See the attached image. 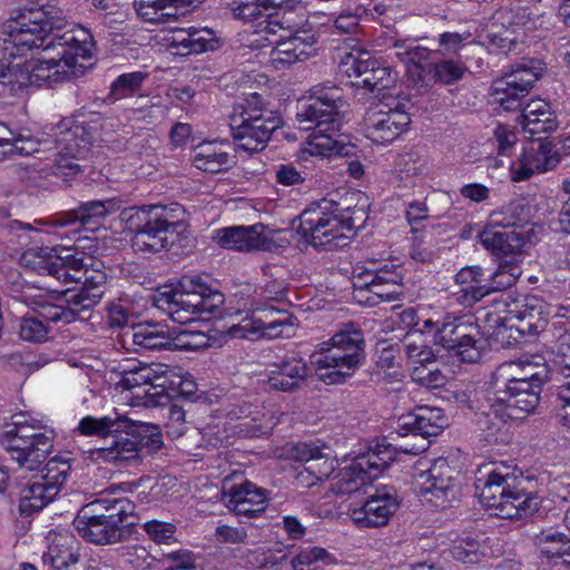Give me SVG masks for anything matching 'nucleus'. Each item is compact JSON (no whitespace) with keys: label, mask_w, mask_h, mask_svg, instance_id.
Returning a JSON list of instances; mask_svg holds the SVG:
<instances>
[{"label":"nucleus","mask_w":570,"mask_h":570,"mask_svg":"<svg viewBox=\"0 0 570 570\" xmlns=\"http://www.w3.org/2000/svg\"><path fill=\"white\" fill-rule=\"evenodd\" d=\"M65 27L55 0L13 9L1 28L0 85L16 91L82 75L95 50L94 37L81 26L60 33Z\"/></svg>","instance_id":"1"},{"label":"nucleus","mask_w":570,"mask_h":570,"mask_svg":"<svg viewBox=\"0 0 570 570\" xmlns=\"http://www.w3.org/2000/svg\"><path fill=\"white\" fill-rule=\"evenodd\" d=\"M79 244L72 249L69 245L37 247L26 250L20 264L39 274H47L57 281L81 283L78 291H52L29 287L23 299L37 315L22 317L19 335L27 342H41L48 334V322L71 323L80 313L96 306L106 292V274L96 268L91 256L79 253Z\"/></svg>","instance_id":"2"},{"label":"nucleus","mask_w":570,"mask_h":570,"mask_svg":"<svg viewBox=\"0 0 570 570\" xmlns=\"http://www.w3.org/2000/svg\"><path fill=\"white\" fill-rule=\"evenodd\" d=\"M341 106L342 101L336 88L316 89L307 99L299 102L297 120L301 124H315L312 134L298 153L299 160L307 161L311 157L347 156L351 153L353 146L341 139L338 135Z\"/></svg>","instance_id":"3"},{"label":"nucleus","mask_w":570,"mask_h":570,"mask_svg":"<svg viewBox=\"0 0 570 570\" xmlns=\"http://www.w3.org/2000/svg\"><path fill=\"white\" fill-rule=\"evenodd\" d=\"M223 304L224 295L197 274L184 275L176 283L161 286L154 295V305L181 325L208 320Z\"/></svg>","instance_id":"4"},{"label":"nucleus","mask_w":570,"mask_h":570,"mask_svg":"<svg viewBox=\"0 0 570 570\" xmlns=\"http://www.w3.org/2000/svg\"><path fill=\"white\" fill-rule=\"evenodd\" d=\"M131 491V484H112L99 499L86 504L73 520L78 534L96 544L117 542L122 532L120 524L135 509L124 495Z\"/></svg>","instance_id":"5"},{"label":"nucleus","mask_w":570,"mask_h":570,"mask_svg":"<svg viewBox=\"0 0 570 570\" xmlns=\"http://www.w3.org/2000/svg\"><path fill=\"white\" fill-rule=\"evenodd\" d=\"M362 209L341 208L338 204L322 199L298 217L297 233L314 247L334 249L348 244L357 222H364Z\"/></svg>","instance_id":"6"},{"label":"nucleus","mask_w":570,"mask_h":570,"mask_svg":"<svg viewBox=\"0 0 570 570\" xmlns=\"http://www.w3.org/2000/svg\"><path fill=\"white\" fill-rule=\"evenodd\" d=\"M363 334L352 324L337 331L312 355L316 375L325 384H341L351 377L363 360Z\"/></svg>","instance_id":"7"},{"label":"nucleus","mask_w":570,"mask_h":570,"mask_svg":"<svg viewBox=\"0 0 570 570\" xmlns=\"http://www.w3.org/2000/svg\"><path fill=\"white\" fill-rule=\"evenodd\" d=\"M7 432L4 445L12 460L33 470L53 449L56 431L42 415L19 413Z\"/></svg>","instance_id":"8"},{"label":"nucleus","mask_w":570,"mask_h":570,"mask_svg":"<svg viewBox=\"0 0 570 570\" xmlns=\"http://www.w3.org/2000/svg\"><path fill=\"white\" fill-rule=\"evenodd\" d=\"M479 500L488 511L505 519L531 515L541 504L538 494L519 489L515 478L500 469L487 474L479 490Z\"/></svg>","instance_id":"9"},{"label":"nucleus","mask_w":570,"mask_h":570,"mask_svg":"<svg viewBox=\"0 0 570 570\" xmlns=\"http://www.w3.org/2000/svg\"><path fill=\"white\" fill-rule=\"evenodd\" d=\"M281 126V116L268 109L257 92H250L244 97L230 122L237 148L248 153L263 150L272 132Z\"/></svg>","instance_id":"10"},{"label":"nucleus","mask_w":570,"mask_h":570,"mask_svg":"<svg viewBox=\"0 0 570 570\" xmlns=\"http://www.w3.org/2000/svg\"><path fill=\"white\" fill-rule=\"evenodd\" d=\"M420 328L432 336L434 344L451 351L463 362L474 363L481 358V333L473 315L433 312L423 320Z\"/></svg>","instance_id":"11"},{"label":"nucleus","mask_w":570,"mask_h":570,"mask_svg":"<svg viewBox=\"0 0 570 570\" xmlns=\"http://www.w3.org/2000/svg\"><path fill=\"white\" fill-rule=\"evenodd\" d=\"M412 487L421 500L438 509L451 507L461 495L460 474L445 458H438L431 464L419 461L412 474Z\"/></svg>","instance_id":"12"},{"label":"nucleus","mask_w":570,"mask_h":570,"mask_svg":"<svg viewBox=\"0 0 570 570\" xmlns=\"http://www.w3.org/2000/svg\"><path fill=\"white\" fill-rule=\"evenodd\" d=\"M542 387H520V391H509L508 384L498 390L492 399H489L490 409L483 413L479 421L485 431L488 442H497L504 424L510 420H520L532 413L540 402Z\"/></svg>","instance_id":"13"},{"label":"nucleus","mask_w":570,"mask_h":570,"mask_svg":"<svg viewBox=\"0 0 570 570\" xmlns=\"http://www.w3.org/2000/svg\"><path fill=\"white\" fill-rule=\"evenodd\" d=\"M51 131L52 146L45 148L50 153L47 157L50 160L48 166L53 175L67 180L80 173L77 160L87 153L90 141L85 128L71 119L61 120Z\"/></svg>","instance_id":"14"},{"label":"nucleus","mask_w":570,"mask_h":570,"mask_svg":"<svg viewBox=\"0 0 570 570\" xmlns=\"http://www.w3.org/2000/svg\"><path fill=\"white\" fill-rule=\"evenodd\" d=\"M275 424L273 413L265 406L244 404L229 411L225 421L219 419L205 426L203 434L209 444L217 446L234 435L252 438L265 434Z\"/></svg>","instance_id":"15"},{"label":"nucleus","mask_w":570,"mask_h":570,"mask_svg":"<svg viewBox=\"0 0 570 570\" xmlns=\"http://www.w3.org/2000/svg\"><path fill=\"white\" fill-rule=\"evenodd\" d=\"M118 203L114 199L91 200L79 205L77 209L63 212L50 218L48 222H36L39 225H46L47 234L57 239H75L80 243L82 239L77 237L78 228L68 229L75 225H80L87 230L95 232L105 226L107 217L117 213Z\"/></svg>","instance_id":"16"},{"label":"nucleus","mask_w":570,"mask_h":570,"mask_svg":"<svg viewBox=\"0 0 570 570\" xmlns=\"http://www.w3.org/2000/svg\"><path fill=\"white\" fill-rule=\"evenodd\" d=\"M411 124L405 100L384 96L372 106L364 118V132L367 139L377 145H387L405 132Z\"/></svg>","instance_id":"17"},{"label":"nucleus","mask_w":570,"mask_h":570,"mask_svg":"<svg viewBox=\"0 0 570 570\" xmlns=\"http://www.w3.org/2000/svg\"><path fill=\"white\" fill-rule=\"evenodd\" d=\"M297 320L286 309L256 307L229 328L236 338L259 340L291 337L295 334Z\"/></svg>","instance_id":"18"},{"label":"nucleus","mask_w":570,"mask_h":570,"mask_svg":"<svg viewBox=\"0 0 570 570\" xmlns=\"http://www.w3.org/2000/svg\"><path fill=\"white\" fill-rule=\"evenodd\" d=\"M228 463L225 461L218 465L223 471L220 473H212L214 478L223 476L222 502L232 512L237 515L248 518L257 517L263 513L267 507V491L257 487L255 483L242 480L243 475L233 470L227 472Z\"/></svg>","instance_id":"19"},{"label":"nucleus","mask_w":570,"mask_h":570,"mask_svg":"<svg viewBox=\"0 0 570 570\" xmlns=\"http://www.w3.org/2000/svg\"><path fill=\"white\" fill-rule=\"evenodd\" d=\"M387 461L370 451L353 459L345 460L330 478V489L337 495H350L366 489L387 468Z\"/></svg>","instance_id":"20"},{"label":"nucleus","mask_w":570,"mask_h":570,"mask_svg":"<svg viewBox=\"0 0 570 570\" xmlns=\"http://www.w3.org/2000/svg\"><path fill=\"white\" fill-rule=\"evenodd\" d=\"M233 12L236 18L254 23L253 39L248 46L257 49L265 47V42H272L271 36H276L278 31L287 32L293 27L282 14V8L274 6L271 0L244 2L235 7Z\"/></svg>","instance_id":"21"},{"label":"nucleus","mask_w":570,"mask_h":570,"mask_svg":"<svg viewBox=\"0 0 570 570\" xmlns=\"http://www.w3.org/2000/svg\"><path fill=\"white\" fill-rule=\"evenodd\" d=\"M543 70L542 62L531 60L497 79L492 85L493 102L503 111L518 109Z\"/></svg>","instance_id":"22"},{"label":"nucleus","mask_w":570,"mask_h":570,"mask_svg":"<svg viewBox=\"0 0 570 570\" xmlns=\"http://www.w3.org/2000/svg\"><path fill=\"white\" fill-rule=\"evenodd\" d=\"M403 348L412 367L411 377L415 383L426 389L445 386L450 375L435 364V355L421 334L412 333L404 337Z\"/></svg>","instance_id":"23"},{"label":"nucleus","mask_w":570,"mask_h":570,"mask_svg":"<svg viewBox=\"0 0 570 570\" xmlns=\"http://www.w3.org/2000/svg\"><path fill=\"white\" fill-rule=\"evenodd\" d=\"M285 452L278 456L303 463L295 474L298 487L312 488L331 478L335 471V460L324 454L317 446L306 443L291 444Z\"/></svg>","instance_id":"24"},{"label":"nucleus","mask_w":570,"mask_h":570,"mask_svg":"<svg viewBox=\"0 0 570 570\" xmlns=\"http://www.w3.org/2000/svg\"><path fill=\"white\" fill-rule=\"evenodd\" d=\"M403 279L402 266L399 259L372 261L366 269L365 281L358 285L360 293L367 291L372 296L367 302L372 305L380 302H392L401 295Z\"/></svg>","instance_id":"25"},{"label":"nucleus","mask_w":570,"mask_h":570,"mask_svg":"<svg viewBox=\"0 0 570 570\" xmlns=\"http://www.w3.org/2000/svg\"><path fill=\"white\" fill-rule=\"evenodd\" d=\"M561 160L556 146L546 139L531 141L523 146L518 157L510 163V179L520 183L534 174H543L554 169Z\"/></svg>","instance_id":"26"},{"label":"nucleus","mask_w":570,"mask_h":570,"mask_svg":"<svg viewBox=\"0 0 570 570\" xmlns=\"http://www.w3.org/2000/svg\"><path fill=\"white\" fill-rule=\"evenodd\" d=\"M400 508V501L393 489L380 487L370 493L361 504H351L347 515L361 528H379L386 525Z\"/></svg>","instance_id":"27"},{"label":"nucleus","mask_w":570,"mask_h":570,"mask_svg":"<svg viewBox=\"0 0 570 570\" xmlns=\"http://www.w3.org/2000/svg\"><path fill=\"white\" fill-rule=\"evenodd\" d=\"M66 481V470H60L56 464H48L46 473L36 476L21 491L20 512L29 515L42 510L58 495Z\"/></svg>","instance_id":"28"},{"label":"nucleus","mask_w":570,"mask_h":570,"mask_svg":"<svg viewBox=\"0 0 570 570\" xmlns=\"http://www.w3.org/2000/svg\"><path fill=\"white\" fill-rule=\"evenodd\" d=\"M276 232L263 224L229 226L213 232V239L227 249L250 252L269 250L275 245Z\"/></svg>","instance_id":"29"},{"label":"nucleus","mask_w":570,"mask_h":570,"mask_svg":"<svg viewBox=\"0 0 570 570\" xmlns=\"http://www.w3.org/2000/svg\"><path fill=\"white\" fill-rule=\"evenodd\" d=\"M150 425L153 426L151 432H144L142 434L114 433L115 436L110 445L94 451L96 459L111 463H124L138 459L141 445L158 450L161 446V439L157 428Z\"/></svg>","instance_id":"30"},{"label":"nucleus","mask_w":570,"mask_h":570,"mask_svg":"<svg viewBox=\"0 0 570 570\" xmlns=\"http://www.w3.org/2000/svg\"><path fill=\"white\" fill-rule=\"evenodd\" d=\"M271 36L272 42H265L275 47L269 52V63L277 70L286 69L297 61L306 60L316 51V39L313 35L303 32L288 38L279 35V40Z\"/></svg>","instance_id":"31"},{"label":"nucleus","mask_w":570,"mask_h":570,"mask_svg":"<svg viewBox=\"0 0 570 570\" xmlns=\"http://www.w3.org/2000/svg\"><path fill=\"white\" fill-rule=\"evenodd\" d=\"M166 46L178 56H189L215 50L218 45L215 32L209 28H174L164 37Z\"/></svg>","instance_id":"32"},{"label":"nucleus","mask_w":570,"mask_h":570,"mask_svg":"<svg viewBox=\"0 0 570 570\" xmlns=\"http://www.w3.org/2000/svg\"><path fill=\"white\" fill-rule=\"evenodd\" d=\"M544 304L538 297H525L522 305L515 304L514 309H509L503 324L498 327L495 335L499 337L503 331L515 330L520 334L538 333L547 324V317L543 316Z\"/></svg>","instance_id":"33"},{"label":"nucleus","mask_w":570,"mask_h":570,"mask_svg":"<svg viewBox=\"0 0 570 570\" xmlns=\"http://www.w3.org/2000/svg\"><path fill=\"white\" fill-rule=\"evenodd\" d=\"M153 426L148 423L134 420L127 415L116 414L101 417L85 416L79 421L78 431L86 436L106 438L114 433H137L151 432Z\"/></svg>","instance_id":"34"},{"label":"nucleus","mask_w":570,"mask_h":570,"mask_svg":"<svg viewBox=\"0 0 570 570\" xmlns=\"http://www.w3.org/2000/svg\"><path fill=\"white\" fill-rule=\"evenodd\" d=\"M449 553L464 564L487 563L500 554V549H493L489 539L481 540L478 534L462 533L450 539Z\"/></svg>","instance_id":"35"},{"label":"nucleus","mask_w":570,"mask_h":570,"mask_svg":"<svg viewBox=\"0 0 570 570\" xmlns=\"http://www.w3.org/2000/svg\"><path fill=\"white\" fill-rule=\"evenodd\" d=\"M449 426V419L440 407L420 406L399 419L401 433H414L424 438L436 436Z\"/></svg>","instance_id":"36"},{"label":"nucleus","mask_w":570,"mask_h":570,"mask_svg":"<svg viewBox=\"0 0 570 570\" xmlns=\"http://www.w3.org/2000/svg\"><path fill=\"white\" fill-rule=\"evenodd\" d=\"M499 371L505 377L504 384H508L509 391H520V387L528 386L543 387L549 380L547 365L528 358L502 364Z\"/></svg>","instance_id":"37"},{"label":"nucleus","mask_w":570,"mask_h":570,"mask_svg":"<svg viewBox=\"0 0 570 570\" xmlns=\"http://www.w3.org/2000/svg\"><path fill=\"white\" fill-rule=\"evenodd\" d=\"M43 564L52 570H70L79 561V542L67 531H51L47 537Z\"/></svg>","instance_id":"38"},{"label":"nucleus","mask_w":570,"mask_h":570,"mask_svg":"<svg viewBox=\"0 0 570 570\" xmlns=\"http://www.w3.org/2000/svg\"><path fill=\"white\" fill-rule=\"evenodd\" d=\"M479 243L495 256L519 255L530 242L528 233L518 230H499L492 226L485 227L478 235Z\"/></svg>","instance_id":"39"},{"label":"nucleus","mask_w":570,"mask_h":570,"mask_svg":"<svg viewBox=\"0 0 570 570\" xmlns=\"http://www.w3.org/2000/svg\"><path fill=\"white\" fill-rule=\"evenodd\" d=\"M308 374V366L303 358L295 355L286 356L267 374L269 389L291 392L299 386Z\"/></svg>","instance_id":"40"},{"label":"nucleus","mask_w":570,"mask_h":570,"mask_svg":"<svg viewBox=\"0 0 570 570\" xmlns=\"http://www.w3.org/2000/svg\"><path fill=\"white\" fill-rule=\"evenodd\" d=\"M154 371L157 379L146 383L144 391L139 392V399L135 405L160 406L170 400V391H174L177 385L174 380V371L163 364H156Z\"/></svg>","instance_id":"41"},{"label":"nucleus","mask_w":570,"mask_h":570,"mask_svg":"<svg viewBox=\"0 0 570 570\" xmlns=\"http://www.w3.org/2000/svg\"><path fill=\"white\" fill-rule=\"evenodd\" d=\"M193 165L205 173L217 174L229 169L234 164V157L224 150L218 141H204L191 151Z\"/></svg>","instance_id":"42"},{"label":"nucleus","mask_w":570,"mask_h":570,"mask_svg":"<svg viewBox=\"0 0 570 570\" xmlns=\"http://www.w3.org/2000/svg\"><path fill=\"white\" fill-rule=\"evenodd\" d=\"M520 124L532 136L554 131L559 125L554 111L542 99H533L525 105Z\"/></svg>","instance_id":"43"},{"label":"nucleus","mask_w":570,"mask_h":570,"mask_svg":"<svg viewBox=\"0 0 570 570\" xmlns=\"http://www.w3.org/2000/svg\"><path fill=\"white\" fill-rule=\"evenodd\" d=\"M455 284L459 286L463 304L471 305L489 295L488 276H484L479 266L461 268L455 275Z\"/></svg>","instance_id":"44"},{"label":"nucleus","mask_w":570,"mask_h":570,"mask_svg":"<svg viewBox=\"0 0 570 570\" xmlns=\"http://www.w3.org/2000/svg\"><path fill=\"white\" fill-rule=\"evenodd\" d=\"M155 365L141 366H120L119 380L116 382V389L129 393L125 399L135 402L139 399V392L144 391L146 383L157 379Z\"/></svg>","instance_id":"45"},{"label":"nucleus","mask_w":570,"mask_h":570,"mask_svg":"<svg viewBox=\"0 0 570 570\" xmlns=\"http://www.w3.org/2000/svg\"><path fill=\"white\" fill-rule=\"evenodd\" d=\"M131 337L141 350H170L171 330L159 324H138L132 327Z\"/></svg>","instance_id":"46"},{"label":"nucleus","mask_w":570,"mask_h":570,"mask_svg":"<svg viewBox=\"0 0 570 570\" xmlns=\"http://www.w3.org/2000/svg\"><path fill=\"white\" fill-rule=\"evenodd\" d=\"M165 217V208L159 205L129 207L120 213V220L124 226L135 234L149 228V226Z\"/></svg>","instance_id":"47"},{"label":"nucleus","mask_w":570,"mask_h":570,"mask_svg":"<svg viewBox=\"0 0 570 570\" xmlns=\"http://www.w3.org/2000/svg\"><path fill=\"white\" fill-rule=\"evenodd\" d=\"M350 51L341 57L340 70L348 78H363L371 66V55L358 42L352 40Z\"/></svg>","instance_id":"48"},{"label":"nucleus","mask_w":570,"mask_h":570,"mask_svg":"<svg viewBox=\"0 0 570 570\" xmlns=\"http://www.w3.org/2000/svg\"><path fill=\"white\" fill-rule=\"evenodd\" d=\"M333 563H335L333 554L315 546L301 549L289 560L292 570H321Z\"/></svg>","instance_id":"49"},{"label":"nucleus","mask_w":570,"mask_h":570,"mask_svg":"<svg viewBox=\"0 0 570 570\" xmlns=\"http://www.w3.org/2000/svg\"><path fill=\"white\" fill-rule=\"evenodd\" d=\"M39 151L32 140L0 124V161L8 155L28 156Z\"/></svg>","instance_id":"50"},{"label":"nucleus","mask_w":570,"mask_h":570,"mask_svg":"<svg viewBox=\"0 0 570 570\" xmlns=\"http://www.w3.org/2000/svg\"><path fill=\"white\" fill-rule=\"evenodd\" d=\"M540 553L548 559L570 556V541L557 530H543L535 539Z\"/></svg>","instance_id":"51"},{"label":"nucleus","mask_w":570,"mask_h":570,"mask_svg":"<svg viewBox=\"0 0 570 570\" xmlns=\"http://www.w3.org/2000/svg\"><path fill=\"white\" fill-rule=\"evenodd\" d=\"M521 274L522 268L519 258L513 257L512 259L501 262L495 272L488 275L489 294L511 287Z\"/></svg>","instance_id":"52"},{"label":"nucleus","mask_w":570,"mask_h":570,"mask_svg":"<svg viewBox=\"0 0 570 570\" xmlns=\"http://www.w3.org/2000/svg\"><path fill=\"white\" fill-rule=\"evenodd\" d=\"M175 230L176 225L169 223L165 217L149 226V228L142 229L135 235L149 244H155L156 249L161 250L174 243Z\"/></svg>","instance_id":"53"},{"label":"nucleus","mask_w":570,"mask_h":570,"mask_svg":"<svg viewBox=\"0 0 570 570\" xmlns=\"http://www.w3.org/2000/svg\"><path fill=\"white\" fill-rule=\"evenodd\" d=\"M529 218V209H527L522 200H512L503 205L490 215V222L494 226H514L523 224Z\"/></svg>","instance_id":"54"},{"label":"nucleus","mask_w":570,"mask_h":570,"mask_svg":"<svg viewBox=\"0 0 570 570\" xmlns=\"http://www.w3.org/2000/svg\"><path fill=\"white\" fill-rule=\"evenodd\" d=\"M397 80V72L387 66H380L372 60L367 73L364 75L357 85L374 89H386L393 86Z\"/></svg>","instance_id":"55"},{"label":"nucleus","mask_w":570,"mask_h":570,"mask_svg":"<svg viewBox=\"0 0 570 570\" xmlns=\"http://www.w3.org/2000/svg\"><path fill=\"white\" fill-rule=\"evenodd\" d=\"M170 350L198 351L208 346V337L190 328L171 330Z\"/></svg>","instance_id":"56"},{"label":"nucleus","mask_w":570,"mask_h":570,"mask_svg":"<svg viewBox=\"0 0 570 570\" xmlns=\"http://www.w3.org/2000/svg\"><path fill=\"white\" fill-rule=\"evenodd\" d=\"M430 57V50L426 47L414 45L409 51H401L399 59L405 65L409 77L414 82L423 80L422 62Z\"/></svg>","instance_id":"57"},{"label":"nucleus","mask_w":570,"mask_h":570,"mask_svg":"<svg viewBox=\"0 0 570 570\" xmlns=\"http://www.w3.org/2000/svg\"><path fill=\"white\" fill-rule=\"evenodd\" d=\"M466 72L463 62L453 59H443L432 66L431 73L434 81L451 85L462 79Z\"/></svg>","instance_id":"58"},{"label":"nucleus","mask_w":570,"mask_h":570,"mask_svg":"<svg viewBox=\"0 0 570 570\" xmlns=\"http://www.w3.org/2000/svg\"><path fill=\"white\" fill-rule=\"evenodd\" d=\"M176 484L174 478L163 476L156 480L151 485H144L145 489L139 490L137 497L142 503L157 502L170 495ZM140 487H142V484Z\"/></svg>","instance_id":"59"},{"label":"nucleus","mask_w":570,"mask_h":570,"mask_svg":"<svg viewBox=\"0 0 570 570\" xmlns=\"http://www.w3.org/2000/svg\"><path fill=\"white\" fill-rule=\"evenodd\" d=\"M482 43L491 53H508L517 46L515 37L510 29H500L498 32H490Z\"/></svg>","instance_id":"60"},{"label":"nucleus","mask_w":570,"mask_h":570,"mask_svg":"<svg viewBox=\"0 0 570 570\" xmlns=\"http://www.w3.org/2000/svg\"><path fill=\"white\" fill-rule=\"evenodd\" d=\"M149 538L157 543H170L175 540L176 525L170 522L150 520L142 525Z\"/></svg>","instance_id":"61"},{"label":"nucleus","mask_w":570,"mask_h":570,"mask_svg":"<svg viewBox=\"0 0 570 570\" xmlns=\"http://www.w3.org/2000/svg\"><path fill=\"white\" fill-rule=\"evenodd\" d=\"M122 559L125 563L130 564L137 570L149 569L154 561L149 551L139 544L127 547L122 552Z\"/></svg>","instance_id":"62"},{"label":"nucleus","mask_w":570,"mask_h":570,"mask_svg":"<svg viewBox=\"0 0 570 570\" xmlns=\"http://www.w3.org/2000/svg\"><path fill=\"white\" fill-rule=\"evenodd\" d=\"M146 73L136 71L119 76L112 83L111 90L116 97L125 96L137 89L145 80Z\"/></svg>","instance_id":"63"},{"label":"nucleus","mask_w":570,"mask_h":570,"mask_svg":"<svg viewBox=\"0 0 570 570\" xmlns=\"http://www.w3.org/2000/svg\"><path fill=\"white\" fill-rule=\"evenodd\" d=\"M186 411L179 405H171L167 413L166 430L168 435L176 439L186 432Z\"/></svg>","instance_id":"64"}]
</instances>
